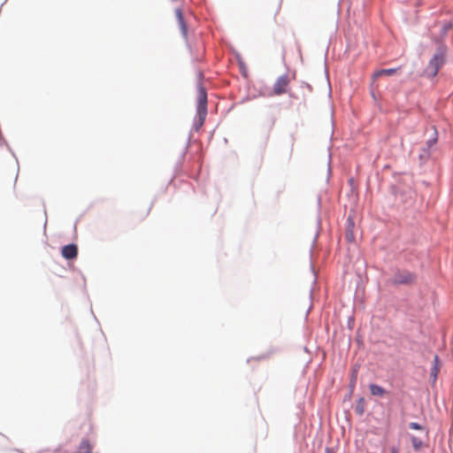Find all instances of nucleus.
Instances as JSON below:
<instances>
[{
    "mask_svg": "<svg viewBox=\"0 0 453 453\" xmlns=\"http://www.w3.org/2000/svg\"><path fill=\"white\" fill-rule=\"evenodd\" d=\"M289 85V77L287 74L280 75L273 84V95L280 96L285 94Z\"/></svg>",
    "mask_w": 453,
    "mask_h": 453,
    "instance_id": "obj_3",
    "label": "nucleus"
},
{
    "mask_svg": "<svg viewBox=\"0 0 453 453\" xmlns=\"http://www.w3.org/2000/svg\"><path fill=\"white\" fill-rule=\"evenodd\" d=\"M390 453H398V450L395 448L391 449Z\"/></svg>",
    "mask_w": 453,
    "mask_h": 453,
    "instance_id": "obj_15",
    "label": "nucleus"
},
{
    "mask_svg": "<svg viewBox=\"0 0 453 453\" xmlns=\"http://www.w3.org/2000/svg\"><path fill=\"white\" fill-rule=\"evenodd\" d=\"M411 441L415 450H419L421 449L423 442L420 439L415 436H411Z\"/></svg>",
    "mask_w": 453,
    "mask_h": 453,
    "instance_id": "obj_11",
    "label": "nucleus"
},
{
    "mask_svg": "<svg viewBox=\"0 0 453 453\" xmlns=\"http://www.w3.org/2000/svg\"><path fill=\"white\" fill-rule=\"evenodd\" d=\"M174 12H175V16H176V19L178 20V24L180 26V31H181L182 35L184 36H186L187 35V32H188V28H187L186 22L184 20L182 11L178 8V9L175 10Z\"/></svg>",
    "mask_w": 453,
    "mask_h": 453,
    "instance_id": "obj_6",
    "label": "nucleus"
},
{
    "mask_svg": "<svg viewBox=\"0 0 453 453\" xmlns=\"http://www.w3.org/2000/svg\"><path fill=\"white\" fill-rule=\"evenodd\" d=\"M196 113L199 121L198 126L202 127L207 115V93L202 85H199L197 89Z\"/></svg>",
    "mask_w": 453,
    "mask_h": 453,
    "instance_id": "obj_1",
    "label": "nucleus"
},
{
    "mask_svg": "<svg viewBox=\"0 0 453 453\" xmlns=\"http://www.w3.org/2000/svg\"><path fill=\"white\" fill-rule=\"evenodd\" d=\"M62 256L65 259H74L78 256V248L76 244H68L62 248Z\"/></svg>",
    "mask_w": 453,
    "mask_h": 453,
    "instance_id": "obj_5",
    "label": "nucleus"
},
{
    "mask_svg": "<svg viewBox=\"0 0 453 453\" xmlns=\"http://www.w3.org/2000/svg\"><path fill=\"white\" fill-rule=\"evenodd\" d=\"M415 4H417V5H418V4H419L418 0H417V2L415 3Z\"/></svg>",
    "mask_w": 453,
    "mask_h": 453,
    "instance_id": "obj_16",
    "label": "nucleus"
},
{
    "mask_svg": "<svg viewBox=\"0 0 453 453\" xmlns=\"http://www.w3.org/2000/svg\"><path fill=\"white\" fill-rule=\"evenodd\" d=\"M438 361H439L438 356H434V365L432 367V370H431V377H433L434 380H436L437 374H438V372H439Z\"/></svg>",
    "mask_w": 453,
    "mask_h": 453,
    "instance_id": "obj_10",
    "label": "nucleus"
},
{
    "mask_svg": "<svg viewBox=\"0 0 453 453\" xmlns=\"http://www.w3.org/2000/svg\"><path fill=\"white\" fill-rule=\"evenodd\" d=\"M369 388L372 395L382 396L386 394L385 389L379 385L371 384Z\"/></svg>",
    "mask_w": 453,
    "mask_h": 453,
    "instance_id": "obj_9",
    "label": "nucleus"
},
{
    "mask_svg": "<svg viewBox=\"0 0 453 453\" xmlns=\"http://www.w3.org/2000/svg\"><path fill=\"white\" fill-rule=\"evenodd\" d=\"M399 68H389V69H381L373 73V78H379L382 75H393L397 73Z\"/></svg>",
    "mask_w": 453,
    "mask_h": 453,
    "instance_id": "obj_8",
    "label": "nucleus"
},
{
    "mask_svg": "<svg viewBox=\"0 0 453 453\" xmlns=\"http://www.w3.org/2000/svg\"><path fill=\"white\" fill-rule=\"evenodd\" d=\"M409 426H410V428L414 429V430H423L424 429V427L422 426H420L419 424H418L416 422L410 423Z\"/></svg>",
    "mask_w": 453,
    "mask_h": 453,
    "instance_id": "obj_12",
    "label": "nucleus"
},
{
    "mask_svg": "<svg viewBox=\"0 0 453 453\" xmlns=\"http://www.w3.org/2000/svg\"><path fill=\"white\" fill-rule=\"evenodd\" d=\"M451 27H452V24L451 23H448L447 25L444 26L445 31L450 29Z\"/></svg>",
    "mask_w": 453,
    "mask_h": 453,
    "instance_id": "obj_14",
    "label": "nucleus"
},
{
    "mask_svg": "<svg viewBox=\"0 0 453 453\" xmlns=\"http://www.w3.org/2000/svg\"><path fill=\"white\" fill-rule=\"evenodd\" d=\"M347 239L351 242L353 241V234L352 233H348L347 235H346Z\"/></svg>",
    "mask_w": 453,
    "mask_h": 453,
    "instance_id": "obj_13",
    "label": "nucleus"
},
{
    "mask_svg": "<svg viewBox=\"0 0 453 453\" xmlns=\"http://www.w3.org/2000/svg\"><path fill=\"white\" fill-rule=\"evenodd\" d=\"M444 63L443 53L440 52L434 56L426 68V73L429 76H435Z\"/></svg>",
    "mask_w": 453,
    "mask_h": 453,
    "instance_id": "obj_2",
    "label": "nucleus"
},
{
    "mask_svg": "<svg viewBox=\"0 0 453 453\" xmlns=\"http://www.w3.org/2000/svg\"><path fill=\"white\" fill-rule=\"evenodd\" d=\"M414 280V274L407 271L397 272L393 279V282L395 284H410L412 283Z\"/></svg>",
    "mask_w": 453,
    "mask_h": 453,
    "instance_id": "obj_4",
    "label": "nucleus"
},
{
    "mask_svg": "<svg viewBox=\"0 0 453 453\" xmlns=\"http://www.w3.org/2000/svg\"><path fill=\"white\" fill-rule=\"evenodd\" d=\"M92 450V445L90 441L87 439H84L81 441L78 449L77 453H91Z\"/></svg>",
    "mask_w": 453,
    "mask_h": 453,
    "instance_id": "obj_7",
    "label": "nucleus"
}]
</instances>
